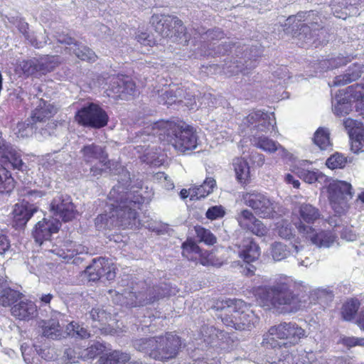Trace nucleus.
<instances>
[{
  "label": "nucleus",
  "mask_w": 364,
  "mask_h": 364,
  "mask_svg": "<svg viewBox=\"0 0 364 364\" xmlns=\"http://www.w3.org/2000/svg\"><path fill=\"white\" fill-rule=\"evenodd\" d=\"M118 183L108 195L109 205V214H101L95 219V225L99 229H111L114 227L132 228L139 223L136 210L145 202V198L138 190L129 188L131 183L129 172L120 167Z\"/></svg>",
  "instance_id": "1"
},
{
  "label": "nucleus",
  "mask_w": 364,
  "mask_h": 364,
  "mask_svg": "<svg viewBox=\"0 0 364 364\" xmlns=\"http://www.w3.org/2000/svg\"><path fill=\"white\" fill-rule=\"evenodd\" d=\"M301 285L290 278L279 279L272 286L258 289L257 295L263 305H272L281 313H294L301 306Z\"/></svg>",
  "instance_id": "2"
},
{
  "label": "nucleus",
  "mask_w": 364,
  "mask_h": 364,
  "mask_svg": "<svg viewBox=\"0 0 364 364\" xmlns=\"http://www.w3.org/2000/svg\"><path fill=\"white\" fill-rule=\"evenodd\" d=\"M213 308L225 326L236 330L250 331L259 322L254 311L240 299L218 301Z\"/></svg>",
  "instance_id": "3"
},
{
  "label": "nucleus",
  "mask_w": 364,
  "mask_h": 364,
  "mask_svg": "<svg viewBox=\"0 0 364 364\" xmlns=\"http://www.w3.org/2000/svg\"><path fill=\"white\" fill-rule=\"evenodd\" d=\"M153 134L159 140L171 144L178 151L184 152L197 146V136L193 128L185 123L173 121H159L153 124Z\"/></svg>",
  "instance_id": "4"
},
{
  "label": "nucleus",
  "mask_w": 364,
  "mask_h": 364,
  "mask_svg": "<svg viewBox=\"0 0 364 364\" xmlns=\"http://www.w3.org/2000/svg\"><path fill=\"white\" fill-rule=\"evenodd\" d=\"M306 336V331L296 323L282 322L271 326L263 336L262 345L267 348H280L294 346Z\"/></svg>",
  "instance_id": "5"
},
{
  "label": "nucleus",
  "mask_w": 364,
  "mask_h": 364,
  "mask_svg": "<svg viewBox=\"0 0 364 364\" xmlns=\"http://www.w3.org/2000/svg\"><path fill=\"white\" fill-rule=\"evenodd\" d=\"M323 20L318 11H309L297 13L295 16H289L285 23L287 29L306 43L311 40H318L320 29L323 28Z\"/></svg>",
  "instance_id": "6"
},
{
  "label": "nucleus",
  "mask_w": 364,
  "mask_h": 364,
  "mask_svg": "<svg viewBox=\"0 0 364 364\" xmlns=\"http://www.w3.org/2000/svg\"><path fill=\"white\" fill-rule=\"evenodd\" d=\"M43 87H45L44 85L33 87V92L38 91L36 95L37 105L30 117L31 121L37 125L42 138H46L50 136L56 128L57 124L51 120V118L57 112V108L50 101L43 98V95H41V92Z\"/></svg>",
  "instance_id": "7"
},
{
  "label": "nucleus",
  "mask_w": 364,
  "mask_h": 364,
  "mask_svg": "<svg viewBox=\"0 0 364 364\" xmlns=\"http://www.w3.org/2000/svg\"><path fill=\"white\" fill-rule=\"evenodd\" d=\"M151 23L162 38H170L171 42L186 45L191 40V34L186 31L182 21L176 16L154 14Z\"/></svg>",
  "instance_id": "8"
},
{
  "label": "nucleus",
  "mask_w": 364,
  "mask_h": 364,
  "mask_svg": "<svg viewBox=\"0 0 364 364\" xmlns=\"http://www.w3.org/2000/svg\"><path fill=\"white\" fill-rule=\"evenodd\" d=\"M58 63L56 56H45L40 58H32L27 60H18L15 72L19 76L26 77L34 76L38 77L51 72Z\"/></svg>",
  "instance_id": "9"
},
{
  "label": "nucleus",
  "mask_w": 364,
  "mask_h": 364,
  "mask_svg": "<svg viewBox=\"0 0 364 364\" xmlns=\"http://www.w3.org/2000/svg\"><path fill=\"white\" fill-rule=\"evenodd\" d=\"M156 138L159 139L157 134H153V124L151 127H146L143 132L136 136V142H144V145H138L135 147L136 151L141 155L139 156L143 162L154 166L161 164L163 159H160L161 149L158 148L154 144Z\"/></svg>",
  "instance_id": "10"
},
{
  "label": "nucleus",
  "mask_w": 364,
  "mask_h": 364,
  "mask_svg": "<svg viewBox=\"0 0 364 364\" xmlns=\"http://www.w3.org/2000/svg\"><path fill=\"white\" fill-rule=\"evenodd\" d=\"M156 138L159 139L157 134H153V124L151 127H146L143 132L136 136V142H144V145H138L135 147L136 151L141 155L139 156L143 162L154 166L161 164L163 159H160L161 149L158 148L154 144Z\"/></svg>",
  "instance_id": "11"
},
{
  "label": "nucleus",
  "mask_w": 364,
  "mask_h": 364,
  "mask_svg": "<svg viewBox=\"0 0 364 364\" xmlns=\"http://www.w3.org/2000/svg\"><path fill=\"white\" fill-rule=\"evenodd\" d=\"M242 200L260 218H273L277 214L278 204L261 192L252 191L245 193L242 195Z\"/></svg>",
  "instance_id": "12"
},
{
  "label": "nucleus",
  "mask_w": 364,
  "mask_h": 364,
  "mask_svg": "<svg viewBox=\"0 0 364 364\" xmlns=\"http://www.w3.org/2000/svg\"><path fill=\"white\" fill-rule=\"evenodd\" d=\"M276 124L273 112L254 111L245 117L241 124L242 132L255 136L257 132H267Z\"/></svg>",
  "instance_id": "13"
},
{
  "label": "nucleus",
  "mask_w": 364,
  "mask_h": 364,
  "mask_svg": "<svg viewBox=\"0 0 364 364\" xmlns=\"http://www.w3.org/2000/svg\"><path fill=\"white\" fill-rule=\"evenodd\" d=\"M156 341L149 356L161 361L175 358L181 345L179 337L172 333H166L165 336L156 337Z\"/></svg>",
  "instance_id": "14"
},
{
  "label": "nucleus",
  "mask_w": 364,
  "mask_h": 364,
  "mask_svg": "<svg viewBox=\"0 0 364 364\" xmlns=\"http://www.w3.org/2000/svg\"><path fill=\"white\" fill-rule=\"evenodd\" d=\"M328 198L336 213H343L347 207V201L353 198L352 186L344 181H333L328 187Z\"/></svg>",
  "instance_id": "15"
},
{
  "label": "nucleus",
  "mask_w": 364,
  "mask_h": 364,
  "mask_svg": "<svg viewBox=\"0 0 364 364\" xmlns=\"http://www.w3.org/2000/svg\"><path fill=\"white\" fill-rule=\"evenodd\" d=\"M75 119L82 125L101 128L107 124L108 117L99 105L90 103L77 112Z\"/></svg>",
  "instance_id": "16"
},
{
  "label": "nucleus",
  "mask_w": 364,
  "mask_h": 364,
  "mask_svg": "<svg viewBox=\"0 0 364 364\" xmlns=\"http://www.w3.org/2000/svg\"><path fill=\"white\" fill-rule=\"evenodd\" d=\"M294 225L303 237L318 247H329L333 245L337 238L331 231L316 230L301 222H295Z\"/></svg>",
  "instance_id": "17"
},
{
  "label": "nucleus",
  "mask_w": 364,
  "mask_h": 364,
  "mask_svg": "<svg viewBox=\"0 0 364 364\" xmlns=\"http://www.w3.org/2000/svg\"><path fill=\"white\" fill-rule=\"evenodd\" d=\"M83 160L87 164L98 163L104 168L92 166L90 168V171L93 176L101 175L104 170L110 168V161L108 159V155L106 153L105 148L102 146L90 144L85 145L80 151Z\"/></svg>",
  "instance_id": "18"
},
{
  "label": "nucleus",
  "mask_w": 364,
  "mask_h": 364,
  "mask_svg": "<svg viewBox=\"0 0 364 364\" xmlns=\"http://www.w3.org/2000/svg\"><path fill=\"white\" fill-rule=\"evenodd\" d=\"M50 211L55 217L64 222L75 218L77 211L71 198L67 194L57 195L50 203Z\"/></svg>",
  "instance_id": "19"
},
{
  "label": "nucleus",
  "mask_w": 364,
  "mask_h": 364,
  "mask_svg": "<svg viewBox=\"0 0 364 364\" xmlns=\"http://www.w3.org/2000/svg\"><path fill=\"white\" fill-rule=\"evenodd\" d=\"M169 294V287L166 283L147 287L145 290L136 292V306L153 304Z\"/></svg>",
  "instance_id": "20"
},
{
  "label": "nucleus",
  "mask_w": 364,
  "mask_h": 364,
  "mask_svg": "<svg viewBox=\"0 0 364 364\" xmlns=\"http://www.w3.org/2000/svg\"><path fill=\"white\" fill-rule=\"evenodd\" d=\"M159 102L167 105L175 103H184L186 106L191 107L196 103L195 97L187 93L183 87L173 85L165 90L159 97Z\"/></svg>",
  "instance_id": "21"
},
{
  "label": "nucleus",
  "mask_w": 364,
  "mask_h": 364,
  "mask_svg": "<svg viewBox=\"0 0 364 364\" xmlns=\"http://www.w3.org/2000/svg\"><path fill=\"white\" fill-rule=\"evenodd\" d=\"M60 225L61 223L58 219L43 218L38 221L32 232L36 242L41 245L44 241L50 240L53 233L57 232Z\"/></svg>",
  "instance_id": "22"
},
{
  "label": "nucleus",
  "mask_w": 364,
  "mask_h": 364,
  "mask_svg": "<svg viewBox=\"0 0 364 364\" xmlns=\"http://www.w3.org/2000/svg\"><path fill=\"white\" fill-rule=\"evenodd\" d=\"M343 126L351 141V149L355 153L364 151V127L360 122L347 118L343 120Z\"/></svg>",
  "instance_id": "23"
},
{
  "label": "nucleus",
  "mask_w": 364,
  "mask_h": 364,
  "mask_svg": "<svg viewBox=\"0 0 364 364\" xmlns=\"http://www.w3.org/2000/svg\"><path fill=\"white\" fill-rule=\"evenodd\" d=\"M60 314L54 311L49 319H43L38 321V327L42 336L48 339L60 340L65 337V331L59 323Z\"/></svg>",
  "instance_id": "24"
},
{
  "label": "nucleus",
  "mask_w": 364,
  "mask_h": 364,
  "mask_svg": "<svg viewBox=\"0 0 364 364\" xmlns=\"http://www.w3.org/2000/svg\"><path fill=\"white\" fill-rule=\"evenodd\" d=\"M56 39L60 43L69 46L70 47L66 48V49H68L70 52H73L80 60L88 62H95L96 60L97 55L90 48L77 43L73 38L61 34L57 36Z\"/></svg>",
  "instance_id": "25"
},
{
  "label": "nucleus",
  "mask_w": 364,
  "mask_h": 364,
  "mask_svg": "<svg viewBox=\"0 0 364 364\" xmlns=\"http://www.w3.org/2000/svg\"><path fill=\"white\" fill-rule=\"evenodd\" d=\"M36 211L37 208L33 205L16 203L11 213L13 227L16 230L23 229Z\"/></svg>",
  "instance_id": "26"
},
{
  "label": "nucleus",
  "mask_w": 364,
  "mask_h": 364,
  "mask_svg": "<svg viewBox=\"0 0 364 364\" xmlns=\"http://www.w3.org/2000/svg\"><path fill=\"white\" fill-rule=\"evenodd\" d=\"M110 90L122 99L134 95L136 85L134 82L128 76L117 75L110 81Z\"/></svg>",
  "instance_id": "27"
},
{
  "label": "nucleus",
  "mask_w": 364,
  "mask_h": 364,
  "mask_svg": "<svg viewBox=\"0 0 364 364\" xmlns=\"http://www.w3.org/2000/svg\"><path fill=\"white\" fill-rule=\"evenodd\" d=\"M11 313L16 318L29 321L37 316V306L31 300H21L11 306Z\"/></svg>",
  "instance_id": "28"
},
{
  "label": "nucleus",
  "mask_w": 364,
  "mask_h": 364,
  "mask_svg": "<svg viewBox=\"0 0 364 364\" xmlns=\"http://www.w3.org/2000/svg\"><path fill=\"white\" fill-rule=\"evenodd\" d=\"M363 65L360 63H353L348 67L346 73L338 75L333 81L334 86H343L358 80L363 73Z\"/></svg>",
  "instance_id": "29"
},
{
  "label": "nucleus",
  "mask_w": 364,
  "mask_h": 364,
  "mask_svg": "<svg viewBox=\"0 0 364 364\" xmlns=\"http://www.w3.org/2000/svg\"><path fill=\"white\" fill-rule=\"evenodd\" d=\"M107 267V259L98 257L94 259L92 263L87 267L85 274L90 282H96L103 277V272Z\"/></svg>",
  "instance_id": "30"
},
{
  "label": "nucleus",
  "mask_w": 364,
  "mask_h": 364,
  "mask_svg": "<svg viewBox=\"0 0 364 364\" xmlns=\"http://www.w3.org/2000/svg\"><path fill=\"white\" fill-rule=\"evenodd\" d=\"M260 255V248L252 240L247 238L242 241L240 256L247 263L256 261Z\"/></svg>",
  "instance_id": "31"
},
{
  "label": "nucleus",
  "mask_w": 364,
  "mask_h": 364,
  "mask_svg": "<svg viewBox=\"0 0 364 364\" xmlns=\"http://www.w3.org/2000/svg\"><path fill=\"white\" fill-rule=\"evenodd\" d=\"M329 6L333 16L338 18L346 19L348 16L357 15V9L347 3V0H332Z\"/></svg>",
  "instance_id": "32"
},
{
  "label": "nucleus",
  "mask_w": 364,
  "mask_h": 364,
  "mask_svg": "<svg viewBox=\"0 0 364 364\" xmlns=\"http://www.w3.org/2000/svg\"><path fill=\"white\" fill-rule=\"evenodd\" d=\"M299 220L297 222H301L307 224H313L321 217V213L318 208L309 203H303L299 208Z\"/></svg>",
  "instance_id": "33"
},
{
  "label": "nucleus",
  "mask_w": 364,
  "mask_h": 364,
  "mask_svg": "<svg viewBox=\"0 0 364 364\" xmlns=\"http://www.w3.org/2000/svg\"><path fill=\"white\" fill-rule=\"evenodd\" d=\"M216 181L213 178H206L203 183L189 189L191 200H198L205 198L213 191Z\"/></svg>",
  "instance_id": "34"
},
{
  "label": "nucleus",
  "mask_w": 364,
  "mask_h": 364,
  "mask_svg": "<svg viewBox=\"0 0 364 364\" xmlns=\"http://www.w3.org/2000/svg\"><path fill=\"white\" fill-rule=\"evenodd\" d=\"M8 152V154L5 153V155L0 157V161L4 164H10L14 169L22 173L27 172V165L23 162L21 156L16 151L12 145L10 146Z\"/></svg>",
  "instance_id": "35"
},
{
  "label": "nucleus",
  "mask_w": 364,
  "mask_h": 364,
  "mask_svg": "<svg viewBox=\"0 0 364 364\" xmlns=\"http://www.w3.org/2000/svg\"><path fill=\"white\" fill-rule=\"evenodd\" d=\"M112 293H114V295H112V300L114 304L129 307L136 306V291H129L127 289L121 291H109L110 294H112Z\"/></svg>",
  "instance_id": "36"
},
{
  "label": "nucleus",
  "mask_w": 364,
  "mask_h": 364,
  "mask_svg": "<svg viewBox=\"0 0 364 364\" xmlns=\"http://www.w3.org/2000/svg\"><path fill=\"white\" fill-rule=\"evenodd\" d=\"M16 134L18 137L21 138L28 137L33 134H35L38 139H41L42 137V136L40 135L37 125L31 121V117L28 118L24 122H18L17 124Z\"/></svg>",
  "instance_id": "37"
},
{
  "label": "nucleus",
  "mask_w": 364,
  "mask_h": 364,
  "mask_svg": "<svg viewBox=\"0 0 364 364\" xmlns=\"http://www.w3.org/2000/svg\"><path fill=\"white\" fill-rule=\"evenodd\" d=\"M237 180L240 183H245L250 177L248 163L242 158H235L232 161Z\"/></svg>",
  "instance_id": "38"
},
{
  "label": "nucleus",
  "mask_w": 364,
  "mask_h": 364,
  "mask_svg": "<svg viewBox=\"0 0 364 364\" xmlns=\"http://www.w3.org/2000/svg\"><path fill=\"white\" fill-rule=\"evenodd\" d=\"M70 158L71 156L65 151L56 152L47 156L45 164L51 169H58L70 162Z\"/></svg>",
  "instance_id": "39"
},
{
  "label": "nucleus",
  "mask_w": 364,
  "mask_h": 364,
  "mask_svg": "<svg viewBox=\"0 0 364 364\" xmlns=\"http://www.w3.org/2000/svg\"><path fill=\"white\" fill-rule=\"evenodd\" d=\"M23 294L9 286L5 289L1 290L0 294V305L4 307L14 306L16 302L21 299Z\"/></svg>",
  "instance_id": "40"
},
{
  "label": "nucleus",
  "mask_w": 364,
  "mask_h": 364,
  "mask_svg": "<svg viewBox=\"0 0 364 364\" xmlns=\"http://www.w3.org/2000/svg\"><path fill=\"white\" fill-rule=\"evenodd\" d=\"M130 360V355L127 353L114 350L100 359V364H126Z\"/></svg>",
  "instance_id": "41"
},
{
  "label": "nucleus",
  "mask_w": 364,
  "mask_h": 364,
  "mask_svg": "<svg viewBox=\"0 0 364 364\" xmlns=\"http://www.w3.org/2000/svg\"><path fill=\"white\" fill-rule=\"evenodd\" d=\"M15 186L11 173L0 164V194L10 193Z\"/></svg>",
  "instance_id": "42"
},
{
  "label": "nucleus",
  "mask_w": 364,
  "mask_h": 364,
  "mask_svg": "<svg viewBox=\"0 0 364 364\" xmlns=\"http://www.w3.org/2000/svg\"><path fill=\"white\" fill-rule=\"evenodd\" d=\"M328 130L323 127H319L315 132L314 142L321 150H327L331 148Z\"/></svg>",
  "instance_id": "43"
},
{
  "label": "nucleus",
  "mask_w": 364,
  "mask_h": 364,
  "mask_svg": "<svg viewBox=\"0 0 364 364\" xmlns=\"http://www.w3.org/2000/svg\"><path fill=\"white\" fill-rule=\"evenodd\" d=\"M65 336H70L75 338H88L90 333L88 330L77 322L72 321L66 326Z\"/></svg>",
  "instance_id": "44"
},
{
  "label": "nucleus",
  "mask_w": 364,
  "mask_h": 364,
  "mask_svg": "<svg viewBox=\"0 0 364 364\" xmlns=\"http://www.w3.org/2000/svg\"><path fill=\"white\" fill-rule=\"evenodd\" d=\"M291 253L290 248L282 242H276L271 245L270 254L275 262H279L287 258Z\"/></svg>",
  "instance_id": "45"
},
{
  "label": "nucleus",
  "mask_w": 364,
  "mask_h": 364,
  "mask_svg": "<svg viewBox=\"0 0 364 364\" xmlns=\"http://www.w3.org/2000/svg\"><path fill=\"white\" fill-rule=\"evenodd\" d=\"M360 306V302L356 299L346 301L342 306L341 315L345 321H351L354 318Z\"/></svg>",
  "instance_id": "46"
},
{
  "label": "nucleus",
  "mask_w": 364,
  "mask_h": 364,
  "mask_svg": "<svg viewBox=\"0 0 364 364\" xmlns=\"http://www.w3.org/2000/svg\"><path fill=\"white\" fill-rule=\"evenodd\" d=\"M19 194L23 197V202L24 204L31 205L30 203H38V200L41 198L45 193L36 189H31L28 187H24L19 191Z\"/></svg>",
  "instance_id": "47"
},
{
  "label": "nucleus",
  "mask_w": 364,
  "mask_h": 364,
  "mask_svg": "<svg viewBox=\"0 0 364 364\" xmlns=\"http://www.w3.org/2000/svg\"><path fill=\"white\" fill-rule=\"evenodd\" d=\"M299 176L300 178L308 183H314L315 182L321 183L323 181L326 180V176L318 170L309 171L301 169L299 171Z\"/></svg>",
  "instance_id": "48"
},
{
  "label": "nucleus",
  "mask_w": 364,
  "mask_h": 364,
  "mask_svg": "<svg viewBox=\"0 0 364 364\" xmlns=\"http://www.w3.org/2000/svg\"><path fill=\"white\" fill-rule=\"evenodd\" d=\"M182 255L188 260H197L200 255V247L192 240H188L182 245Z\"/></svg>",
  "instance_id": "49"
},
{
  "label": "nucleus",
  "mask_w": 364,
  "mask_h": 364,
  "mask_svg": "<svg viewBox=\"0 0 364 364\" xmlns=\"http://www.w3.org/2000/svg\"><path fill=\"white\" fill-rule=\"evenodd\" d=\"M156 342V337L143 338L134 340L133 346L136 350L149 355L151 350H154Z\"/></svg>",
  "instance_id": "50"
},
{
  "label": "nucleus",
  "mask_w": 364,
  "mask_h": 364,
  "mask_svg": "<svg viewBox=\"0 0 364 364\" xmlns=\"http://www.w3.org/2000/svg\"><path fill=\"white\" fill-rule=\"evenodd\" d=\"M255 137V144L257 147L268 153H274L277 151L278 142L266 136Z\"/></svg>",
  "instance_id": "51"
},
{
  "label": "nucleus",
  "mask_w": 364,
  "mask_h": 364,
  "mask_svg": "<svg viewBox=\"0 0 364 364\" xmlns=\"http://www.w3.org/2000/svg\"><path fill=\"white\" fill-rule=\"evenodd\" d=\"M198 34L200 35V38L203 41L204 43H206V41L210 43L207 45L208 48L210 50L213 49L212 44L215 45L214 43L215 41L221 40L224 38V33L221 31L220 28H214L213 30H208L206 32L200 34V33H198Z\"/></svg>",
  "instance_id": "52"
},
{
  "label": "nucleus",
  "mask_w": 364,
  "mask_h": 364,
  "mask_svg": "<svg viewBox=\"0 0 364 364\" xmlns=\"http://www.w3.org/2000/svg\"><path fill=\"white\" fill-rule=\"evenodd\" d=\"M195 230L200 242H203L208 245H212L216 242V237L209 230L201 226H196Z\"/></svg>",
  "instance_id": "53"
},
{
  "label": "nucleus",
  "mask_w": 364,
  "mask_h": 364,
  "mask_svg": "<svg viewBox=\"0 0 364 364\" xmlns=\"http://www.w3.org/2000/svg\"><path fill=\"white\" fill-rule=\"evenodd\" d=\"M363 89V85L361 86L359 84L349 86L347 88L346 100L357 102L358 100L364 97Z\"/></svg>",
  "instance_id": "54"
},
{
  "label": "nucleus",
  "mask_w": 364,
  "mask_h": 364,
  "mask_svg": "<svg viewBox=\"0 0 364 364\" xmlns=\"http://www.w3.org/2000/svg\"><path fill=\"white\" fill-rule=\"evenodd\" d=\"M236 218L239 225L245 229L250 227V225L257 219L253 213L247 209L241 210L237 214Z\"/></svg>",
  "instance_id": "55"
},
{
  "label": "nucleus",
  "mask_w": 364,
  "mask_h": 364,
  "mask_svg": "<svg viewBox=\"0 0 364 364\" xmlns=\"http://www.w3.org/2000/svg\"><path fill=\"white\" fill-rule=\"evenodd\" d=\"M277 232L280 237L285 240H289L294 235L292 226L288 221L279 223L277 226Z\"/></svg>",
  "instance_id": "56"
},
{
  "label": "nucleus",
  "mask_w": 364,
  "mask_h": 364,
  "mask_svg": "<svg viewBox=\"0 0 364 364\" xmlns=\"http://www.w3.org/2000/svg\"><path fill=\"white\" fill-rule=\"evenodd\" d=\"M346 164V159L340 154H335L329 157L326 162L328 168L331 169L342 168Z\"/></svg>",
  "instance_id": "57"
},
{
  "label": "nucleus",
  "mask_w": 364,
  "mask_h": 364,
  "mask_svg": "<svg viewBox=\"0 0 364 364\" xmlns=\"http://www.w3.org/2000/svg\"><path fill=\"white\" fill-rule=\"evenodd\" d=\"M48 36L46 35V33H32L30 36H28L27 39L31 46H34L36 48H40L43 47L47 43Z\"/></svg>",
  "instance_id": "58"
},
{
  "label": "nucleus",
  "mask_w": 364,
  "mask_h": 364,
  "mask_svg": "<svg viewBox=\"0 0 364 364\" xmlns=\"http://www.w3.org/2000/svg\"><path fill=\"white\" fill-rule=\"evenodd\" d=\"M333 112L336 115H345L349 113L351 110V105L348 100L345 98L338 100L336 104L333 105Z\"/></svg>",
  "instance_id": "59"
},
{
  "label": "nucleus",
  "mask_w": 364,
  "mask_h": 364,
  "mask_svg": "<svg viewBox=\"0 0 364 364\" xmlns=\"http://www.w3.org/2000/svg\"><path fill=\"white\" fill-rule=\"evenodd\" d=\"M104 349L105 346H103V344H102L99 341L95 342L93 344H92L90 347H88L83 351V358H93L96 355L102 353L104 350Z\"/></svg>",
  "instance_id": "60"
},
{
  "label": "nucleus",
  "mask_w": 364,
  "mask_h": 364,
  "mask_svg": "<svg viewBox=\"0 0 364 364\" xmlns=\"http://www.w3.org/2000/svg\"><path fill=\"white\" fill-rule=\"evenodd\" d=\"M65 250H66L68 252L65 255H62L65 259L72 257L74 255L82 254L85 252H87L84 246L77 244L75 242H70V244L65 245Z\"/></svg>",
  "instance_id": "61"
},
{
  "label": "nucleus",
  "mask_w": 364,
  "mask_h": 364,
  "mask_svg": "<svg viewBox=\"0 0 364 364\" xmlns=\"http://www.w3.org/2000/svg\"><path fill=\"white\" fill-rule=\"evenodd\" d=\"M247 230H250L253 234L262 237L267 234V229L263 223L258 219H256Z\"/></svg>",
  "instance_id": "62"
},
{
  "label": "nucleus",
  "mask_w": 364,
  "mask_h": 364,
  "mask_svg": "<svg viewBox=\"0 0 364 364\" xmlns=\"http://www.w3.org/2000/svg\"><path fill=\"white\" fill-rule=\"evenodd\" d=\"M83 353L81 354L79 350L76 351L74 348H68L65 350L63 356L70 363H78L79 360L83 358Z\"/></svg>",
  "instance_id": "63"
},
{
  "label": "nucleus",
  "mask_w": 364,
  "mask_h": 364,
  "mask_svg": "<svg viewBox=\"0 0 364 364\" xmlns=\"http://www.w3.org/2000/svg\"><path fill=\"white\" fill-rule=\"evenodd\" d=\"M135 39L141 45L152 46L155 44V41L153 37L147 32L138 31L136 33Z\"/></svg>",
  "instance_id": "64"
}]
</instances>
